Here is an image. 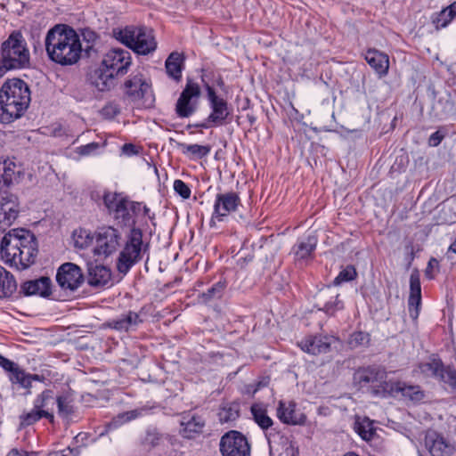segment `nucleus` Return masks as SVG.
Listing matches in <instances>:
<instances>
[{"mask_svg":"<svg viewBox=\"0 0 456 456\" xmlns=\"http://www.w3.org/2000/svg\"><path fill=\"white\" fill-rule=\"evenodd\" d=\"M45 45L49 59L61 66L76 64L83 52L79 35L65 24L55 25L48 30Z\"/></svg>","mask_w":456,"mask_h":456,"instance_id":"obj_1","label":"nucleus"},{"mask_svg":"<svg viewBox=\"0 0 456 456\" xmlns=\"http://www.w3.org/2000/svg\"><path fill=\"white\" fill-rule=\"evenodd\" d=\"M37 252V239L26 229H12L1 240L2 260L19 270L30 266L35 262Z\"/></svg>","mask_w":456,"mask_h":456,"instance_id":"obj_2","label":"nucleus"},{"mask_svg":"<svg viewBox=\"0 0 456 456\" xmlns=\"http://www.w3.org/2000/svg\"><path fill=\"white\" fill-rule=\"evenodd\" d=\"M132 65L129 51L115 47L102 54L99 66L89 77L91 84L104 92L114 87L118 77L125 76Z\"/></svg>","mask_w":456,"mask_h":456,"instance_id":"obj_3","label":"nucleus"},{"mask_svg":"<svg viewBox=\"0 0 456 456\" xmlns=\"http://www.w3.org/2000/svg\"><path fill=\"white\" fill-rule=\"evenodd\" d=\"M30 102V90L21 79H9L0 90V120L11 123L19 118Z\"/></svg>","mask_w":456,"mask_h":456,"instance_id":"obj_4","label":"nucleus"},{"mask_svg":"<svg viewBox=\"0 0 456 456\" xmlns=\"http://www.w3.org/2000/svg\"><path fill=\"white\" fill-rule=\"evenodd\" d=\"M30 53L22 33L12 31L1 45L0 78L8 71L28 67Z\"/></svg>","mask_w":456,"mask_h":456,"instance_id":"obj_5","label":"nucleus"},{"mask_svg":"<svg viewBox=\"0 0 456 456\" xmlns=\"http://www.w3.org/2000/svg\"><path fill=\"white\" fill-rule=\"evenodd\" d=\"M112 34L118 41L138 54H148L157 47L152 30L145 27L126 26L113 29Z\"/></svg>","mask_w":456,"mask_h":456,"instance_id":"obj_6","label":"nucleus"},{"mask_svg":"<svg viewBox=\"0 0 456 456\" xmlns=\"http://www.w3.org/2000/svg\"><path fill=\"white\" fill-rule=\"evenodd\" d=\"M148 248L149 244L143 240L142 232L138 228L131 229L117 262L118 272L124 274L128 273L132 266L142 259Z\"/></svg>","mask_w":456,"mask_h":456,"instance_id":"obj_7","label":"nucleus"},{"mask_svg":"<svg viewBox=\"0 0 456 456\" xmlns=\"http://www.w3.org/2000/svg\"><path fill=\"white\" fill-rule=\"evenodd\" d=\"M240 203V196L234 191L217 193L214 201L210 225L215 226L216 222L224 221L231 214L238 210Z\"/></svg>","mask_w":456,"mask_h":456,"instance_id":"obj_8","label":"nucleus"},{"mask_svg":"<svg viewBox=\"0 0 456 456\" xmlns=\"http://www.w3.org/2000/svg\"><path fill=\"white\" fill-rule=\"evenodd\" d=\"M219 450L222 456H250V444L240 432L231 430L220 439Z\"/></svg>","mask_w":456,"mask_h":456,"instance_id":"obj_9","label":"nucleus"},{"mask_svg":"<svg viewBox=\"0 0 456 456\" xmlns=\"http://www.w3.org/2000/svg\"><path fill=\"white\" fill-rule=\"evenodd\" d=\"M124 93L132 101L143 100L148 105L154 100L151 86L141 73L131 74L126 79Z\"/></svg>","mask_w":456,"mask_h":456,"instance_id":"obj_10","label":"nucleus"},{"mask_svg":"<svg viewBox=\"0 0 456 456\" xmlns=\"http://www.w3.org/2000/svg\"><path fill=\"white\" fill-rule=\"evenodd\" d=\"M200 96V86L191 79H188L175 104L178 117L188 118L192 115L197 110Z\"/></svg>","mask_w":456,"mask_h":456,"instance_id":"obj_11","label":"nucleus"},{"mask_svg":"<svg viewBox=\"0 0 456 456\" xmlns=\"http://www.w3.org/2000/svg\"><path fill=\"white\" fill-rule=\"evenodd\" d=\"M120 239L119 232L111 226L99 229L95 237L94 254L104 256L111 255L118 248Z\"/></svg>","mask_w":456,"mask_h":456,"instance_id":"obj_12","label":"nucleus"},{"mask_svg":"<svg viewBox=\"0 0 456 456\" xmlns=\"http://www.w3.org/2000/svg\"><path fill=\"white\" fill-rule=\"evenodd\" d=\"M56 281L62 289L75 291L84 282V275L78 265L69 262L59 267Z\"/></svg>","mask_w":456,"mask_h":456,"instance_id":"obj_13","label":"nucleus"},{"mask_svg":"<svg viewBox=\"0 0 456 456\" xmlns=\"http://www.w3.org/2000/svg\"><path fill=\"white\" fill-rule=\"evenodd\" d=\"M414 372L425 378H433L447 384L449 372H456L454 370L445 368L442 360L436 355H430L426 361L419 362Z\"/></svg>","mask_w":456,"mask_h":456,"instance_id":"obj_14","label":"nucleus"},{"mask_svg":"<svg viewBox=\"0 0 456 456\" xmlns=\"http://www.w3.org/2000/svg\"><path fill=\"white\" fill-rule=\"evenodd\" d=\"M277 418L284 424L302 426L306 421V416L291 400H280L276 409Z\"/></svg>","mask_w":456,"mask_h":456,"instance_id":"obj_15","label":"nucleus"},{"mask_svg":"<svg viewBox=\"0 0 456 456\" xmlns=\"http://www.w3.org/2000/svg\"><path fill=\"white\" fill-rule=\"evenodd\" d=\"M207 92L211 108V113L207 121L216 126L225 124V120L230 114L226 101L217 96L215 90L209 86H207Z\"/></svg>","mask_w":456,"mask_h":456,"instance_id":"obj_16","label":"nucleus"},{"mask_svg":"<svg viewBox=\"0 0 456 456\" xmlns=\"http://www.w3.org/2000/svg\"><path fill=\"white\" fill-rule=\"evenodd\" d=\"M425 444L432 456H452L455 452L454 445L434 430L428 431Z\"/></svg>","mask_w":456,"mask_h":456,"instance_id":"obj_17","label":"nucleus"},{"mask_svg":"<svg viewBox=\"0 0 456 456\" xmlns=\"http://www.w3.org/2000/svg\"><path fill=\"white\" fill-rule=\"evenodd\" d=\"M19 214V204L12 195L2 197L0 200V231L11 226Z\"/></svg>","mask_w":456,"mask_h":456,"instance_id":"obj_18","label":"nucleus"},{"mask_svg":"<svg viewBox=\"0 0 456 456\" xmlns=\"http://www.w3.org/2000/svg\"><path fill=\"white\" fill-rule=\"evenodd\" d=\"M420 304L421 287L419 273L417 270H414L410 276V296L408 299L409 314L412 320H416L419 317Z\"/></svg>","mask_w":456,"mask_h":456,"instance_id":"obj_19","label":"nucleus"},{"mask_svg":"<svg viewBox=\"0 0 456 456\" xmlns=\"http://www.w3.org/2000/svg\"><path fill=\"white\" fill-rule=\"evenodd\" d=\"M142 211L146 215L149 209L140 202L128 200L113 219L119 224L130 226L135 223L136 216Z\"/></svg>","mask_w":456,"mask_h":456,"instance_id":"obj_20","label":"nucleus"},{"mask_svg":"<svg viewBox=\"0 0 456 456\" xmlns=\"http://www.w3.org/2000/svg\"><path fill=\"white\" fill-rule=\"evenodd\" d=\"M317 306L329 315H333L343 308V303L338 299V294L331 288L320 290L316 296Z\"/></svg>","mask_w":456,"mask_h":456,"instance_id":"obj_21","label":"nucleus"},{"mask_svg":"<svg viewBox=\"0 0 456 456\" xmlns=\"http://www.w3.org/2000/svg\"><path fill=\"white\" fill-rule=\"evenodd\" d=\"M180 426L181 435L185 438L191 439L202 432L205 420L195 413L187 412L182 416Z\"/></svg>","mask_w":456,"mask_h":456,"instance_id":"obj_22","label":"nucleus"},{"mask_svg":"<svg viewBox=\"0 0 456 456\" xmlns=\"http://www.w3.org/2000/svg\"><path fill=\"white\" fill-rule=\"evenodd\" d=\"M298 346L311 354L327 353L330 347V338L325 336H309L298 342Z\"/></svg>","mask_w":456,"mask_h":456,"instance_id":"obj_23","label":"nucleus"},{"mask_svg":"<svg viewBox=\"0 0 456 456\" xmlns=\"http://www.w3.org/2000/svg\"><path fill=\"white\" fill-rule=\"evenodd\" d=\"M364 59L379 77H384L388 73L389 58L385 53L376 49H369L364 54Z\"/></svg>","mask_w":456,"mask_h":456,"instance_id":"obj_24","label":"nucleus"},{"mask_svg":"<svg viewBox=\"0 0 456 456\" xmlns=\"http://www.w3.org/2000/svg\"><path fill=\"white\" fill-rule=\"evenodd\" d=\"M386 379V371L383 369L377 367H369L366 369H362L355 373V379H357L360 383L373 385H381L385 383L386 387H384V389H387V387Z\"/></svg>","mask_w":456,"mask_h":456,"instance_id":"obj_25","label":"nucleus"},{"mask_svg":"<svg viewBox=\"0 0 456 456\" xmlns=\"http://www.w3.org/2000/svg\"><path fill=\"white\" fill-rule=\"evenodd\" d=\"M21 291L26 296L47 297L51 294V280L48 277H41L37 280L26 281L21 286Z\"/></svg>","mask_w":456,"mask_h":456,"instance_id":"obj_26","label":"nucleus"},{"mask_svg":"<svg viewBox=\"0 0 456 456\" xmlns=\"http://www.w3.org/2000/svg\"><path fill=\"white\" fill-rule=\"evenodd\" d=\"M141 322L139 314L129 311L111 320L109 325L118 331H130L135 330Z\"/></svg>","mask_w":456,"mask_h":456,"instance_id":"obj_27","label":"nucleus"},{"mask_svg":"<svg viewBox=\"0 0 456 456\" xmlns=\"http://www.w3.org/2000/svg\"><path fill=\"white\" fill-rule=\"evenodd\" d=\"M110 271L101 265H90L88 267V284L92 287L101 288L110 281Z\"/></svg>","mask_w":456,"mask_h":456,"instance_id":"obj_28","label":"nucleus"},{"mask_svg":"<svg viewBox=\"0 0 456 456\" xmlns=\"http://www.w3.org/2000/svg\"><path fill=\"white\" fill-rule=\"evenodd\" d=\"M391 392L401 393L402 395L409 400L418 403L425 398V392L418 385H407L404 382L397 381L391 384Z\"/></svg>","mask_w":456,"mask_h":456,"instance_id":"obj_29","label":"nucleus"},{"mask_svg":"<svg viewBox=\"0 0 456 456\" xmlns=\"http://www.w3.org/2000/svg\"><path fill=\"white\" fill-rule=\"evenodd\" d=\"M317 244V239L314 236H307L299 240L292 248V253L296 260L308 259Z\"/></svg>","mask_w":456,"mask_h":456,"instance_id":"obj_30","label":"nucleus"},{"mask_svg":"<svg viewBox=\"0 0 456 456\" xmlns=\"http://www.w3.org/2000/svg\"><path fill=\"white\" fill-rule=\"evenodd\" d=\"M127 200L128 199L122 193L106 191L103 194V204L112 218L119 212V209L123 208Z\"/></svg>","mask_w":456,"mask_h":456,"instance_id":"obj_31","label":"nucleus"},{"mask_svg":"<svg viewBox=\"0 0 456 456\" xmlns=\"http://www.w3.org/2000/svg\"><path fill=\"white\" fill-rule=\"evenodd\" d=\"M176 438L159 433L157 429H148L143 443L151 447L175 445Z\"/></svg>","mask_w":456,"mask_h":456,"instance_id":"obj_32","label":"nucleus"},{"mask_svg":"<svg viewBox=\"0 0 456 456\" xmlns=\"http://www.w3.org/2000/svg\"><path fill=\"white\" fill-rule=\"evenodd\" d=\"M176 147L182 154L191 159L205 158L211 151V147L209 145L187 144L184 142H177Z\"/></svg>","mask_w":456,"mask_h":456,"instance_id":"obj_33","label":"nucleus"},{"mask_svg":"<svg viewBox=\"0 0 456 456\" xmlns=\"http://www.w3.org/2000/svg\"><path fill=\"white\" fill-rule=\"evenodd\" d=\"M17 289L13 275L0 265V298L11 297Z\"/></svg>","mask_w":456,"mask_h":456,"instance_id":"obj_34","label":"nucleus"},{"mask_svg":"<svg viewBox=\"0 0 456 456\" xmlns=\"http://www.w3.org/2000/svg\"><path fill=\"white\" fill-rule=\"evenodd\" d=\"M15 164L0 158V191L8 187L15 177Z\"/></svg>","mask_w":456,"mask_h":456,"instance_id":"obj_35","label":"nucleus"},{"mask_svg":"<svg viewBox=\"0 0 456 456\" xmlns=\"http://www.w3.org/2000/svg\"><path fill=\"white\" fill-rule=\"evenodd\" d=\"M71 239L76 248L84 249L90 247L95 238L90 230L80 227L73 231Z\"/></svg>","mask_w":456,"mask_h":456,"instance_id":"obj_36","label":"nucleus"},{"mask_svg":"<svg viewBox=\"0 0 456 456\" xmlns=\"http://www.w3.org/2000/svg\"><path fill=\"white\" fill-rule=\"evenodd\" d=\"M182 55L176 52L172 53L165 63L167 75L176 81L180 80L182 77Z\"/></svg>","mask_w":456,"mask_h":456,"instance_id":"obj_37","label":"nucleus"},{"mask_svg":"<svg viewBox=\"0 0 456 456\" xmlns=\"http://www.w3.org/2000/svg\"><path fill=\"white\" fill-rule=\"evenodd\" d=\"M354 430L361 436V438L365 441L371 440L376 434L373 421L366 417H358L355 419Z\"/></svg>","mask_w":456,"mask_h":456,"instance_id":"obj_38","label":"nucleus"},{"mask_svg":"<svg viewBox=\"0 0 456 456\" xmlns=\"http://www.w3.org/2000/svg\"><path fill=\"white\" fill-rule=\"evenodd\" d=\"M55 401L53 392L50 389L44 390L34 400L33 405L40 411H46L50 414H53Z\"/></svg>","mask_w":456,"mask_h":456,"instance_id":"obj_39","label":"nucleus"},{"mask_svg":"<svg viewBox=\"0 0 456 456\" xmlns=\"http://www.w3.org/2000/svg\"><path fill=\"white\" fill-rule=\"evenodd\" d=\"M251 413L261 428L267 429L273 425V419L267 415V411L263 404L254 403L251 406Z\"/></svg>","mask_w":456,"mask_h":456,"instance_id":"obj_40","label":"nucleus"},{"mask_svg":"<svg viewBox=\"0 0 456 456\" xmlns=\"http://www.w3.org/2000/svg\"><path fill=\"white\" fill-rule=\"evenodd\" d=\"M456 17V1L443 9L433 20L436 28H445Z\"/></svg>","mask_w":456,"mask_h":456,"instance_id":"obj_41","label":"nucleus"},{"mask_svg":"<svg viewBox=\"0 0 456 456\" xmlns=\"http://www.w3.org/2000/svg\"><path fill=\"white\" fill-rule=\"evenodd\" d=\"M42 418H45L49 419V421L51 422L53 421V414H50L46 411L37 410L33 405V409L30 411L24 413L23 415L20 416L21 425L30 426L38 421Z\"/></svg>","mask_w":456,"mask_h":456,"instance_id":"obj_42","label":"nucleus"},{"mask_svg":"<svg viewBox=\"0 0 456 456\" xmlns=\"http://www.w3.org/2000/svg\"><path fill=\"white\" fill-rule=\"evenodd\" d=\"M9 379L12 384H18L22 388H30L29 373L26 372L20 366L15 368L12 374H9Z\"/></svg>","mask_w":456,"mask_h":456,"instance_id":"obj_43","label":"nucleus"},{"mask_svg":"<svg viewBox=\"0 0 456 456\" xmlns=\"http://www.w3.org/2000/svg\"><path fill=\"white\" fill-rule=\"evenodd\" d=\"M142 410H132L129 411H126L123 413L118 414L109 423L108 428H116L119 427L120 425H123L130 420H133L142 414Z\"/></svg>","mask_w":456,"mask_h":456,"instance_id":"obj_44","label":"nucleus"},{"mask_svg":"<svg viewBox=\"0 0 456 456\" xmlns=\"http://www.w3.org/2000/svg\"><path fill=\"white\" fill-rule=\"evenodd\" d=\"M225 281H219L215 283L210 289H208L207 292L203 293L202 297L205 301L210 300L213 298H220L223 295L224 289L226 288Z\"/></svg>","mask_w":456,"mask_h":456,"instance_id":"obj_45","label":"nucleus"},{"mask_svg":"<svg viewBox=\"0 0 456 456\" xmlns=\"http://www.w3.org/2000/svg\"><path fill=\"white\" fill-rule=\"evenodd\" d=\"M59 414L62 417H68L72 412L71 400L67 395H61L56 398Z\"/></svg>","mask_w":456,"mask_h":456,"instance_id":"obj_46","label":"nucleus"},{"mask_svg":"<svg viewBox=\"0 0 456 456\" xmlns=\"http://www.w3.org/2000/svg\"><path fill=\"white\" fill-rule=\"evenodd\" d=\"M369 341L370 338L368 333L357 331L350 336L348 344L351 347L354 348L360 346H365L369 343Z\"/></svg>","mask_w":456,"mask_h":456,"instance_id":"obj_47","label":"nucleus"},{"mask_svg":"<svg viewBox=\"0 0 456 456\" xmlns=\"http://www.w3.org/2000/svg\"><path fill=\"white\" fill-rule=\"evenodd\" d=\"M355 269L353 266H347L338 273V275L335 278L333 283L335 285H339L342 282L353 281L355 278Z\"/></svg>","mask_w":456,"mask_h":456,"instance_id":"obj_48","label":"nucleus"},{"mask_svg":"<svg viewBox=\"0 0 456 456\" xmlns=\"http://www.w3.org/2000/svg\"><path fill=\"white\" fill-rule=\"evenodd\" d=\"M120 112V108L115 102H108L102 110L101 115L104 118H113Z\"/></svg>","mask_w":456,"mask_h":456,"instance_id":"obj_49","label":"nucleus"},{"mask_svg":"<svg viewBox=\"0 0 456 456\" xmlns=\"http://www.w3.org/2000/svg\"><path fill=\"white\" fill-rule=\"evenodd\" d=\"M174 190L183 199H189L191 196V189L182 180L177 179L174 182Z\"/></svg>","mask_w":456,"mask_h":456,"instance_id":"obj_50","label":"nucleus"},{"mask_svg":"<svg viewBox=\"0 0 456 456\" xmlns=\"http://www.w3.org/2000/svg\"><path fill=\"white\" fill-rule=\"evenodd\" d=\"M239 417V411L232 408H223L219 412V418L222 422L233 421Z\"/></svg>","mask_w":456,"mask_h":456,"instance_id":"obj_51","label":"nucleus"},{"mask_svg":"<svg viewBox=\"0 0 456 456\" xmlns=\"http://www.w3.org/2000/svg\"><path fill=\"white\" fill-rule=\"evenodd\" d=\"M0 366L9 374H12L19 365L0 354Z\"/></svg>","mask_w":456,"mask_h":456,"instance_id":"obj_52","label":"nucleus"},{"mask_svg":"<svg viewBox=\"0 0 456 456\" xmlns=\"http://www.w3.org/2000/svg\"><path fill=\"white\" fill-rule=\"evenodd\" d=\"M98 148V143L91 142L86 145H82L77 149V152L81 156H88L93 153Z\"/></svg>","mask_w":456,"mask_h":456,"instance_id":"obj_53","label":"nucleus"},{"mask_svg":"<svg viewBox=\"0 0 456 456\" xmlns=\"http://www.w3.org/2000/svg\"><path fill=\"white\" fill-rule=\"evenodd\" d=\"M80 453V450L78 447L77 448H68L65 451L61 452H53L49 453L47 456H78Z\"/></svg>","mask_w":456,"mask_h":456,"instance_id":"obj_54","label":"nucleus"},{"mask_svg":"<svg viewBox=\"0 0 456 456\" xmlns=\"http://www.w3.org/2000/svg\"><path fill=\"white\" fill-rule=\"evenodd\" d=\"M443 138L444 135L439 131H436L429 136L428 144L436 147L442 142Z\"/></svg>","mask_w":456,"mask_h":456,"instance_id":"obj_55","label":"nucleus"},{"mask_svg":"<svg viewBox=\"0 0 456 456\" xmlns=\"http://www.w3.org/2000/svg\"><path fill=\"white\" fill-rule=\"evenodd\" d=\"M438 266V261L436 259V258H431L429 261H428V266H427V269L425 271V274L426 276L428 278V279H433L434 278V275L432 274V271L435 267H437Z\"/></svg>","mask_w":456,"mask_h":456,"instance_id":"obj_56","label":"nucleus"},{"mask_svg":"<svg viewBox=\"0 0 456 456\" xmlns=\"http://www.w3.org/2000/svg\"><path fill=\"white\" fill-rule=\"evenodd\" d=\"M122 151L128 156H132L137 153L135 147L131 143L124 144L122 147Z\"/></svg>","mask_w":456,"mask_h":456,"instance_id":"obj_57","label":"nucleus"},{"mask_svg":"<svg viewBox=\"0 0 456 456\" xmlns=\"http://www.w3.org/2000/svg\"><path fill=\"white\" fill-rule=\"evenodd\" d=\"M43 380H44V377L43 376H40L38 374H30L29 373V383H30V386L32 385L33 381H43Z\"/></svg>","mask_w":456,"mask_h":456,"instance_id":"obj_58","label":"nucleus"},{"mask_svg":"<svg viewBox=\"0 0 456 456\" xmlns=\"http://www.w3.org/2000/svg\"><path fill=\"white\" fill-rule=\"evenodd\" d=\"M6 456H26V453L13 449Z\"/></svg>","mask_w":456,"mask_h":456,"instance_id":"obj_59","label":"nucleus"},{"mask_svg":"<svg viewBox=\"0 0 456 456\" xmlns=\"http://www.w3.org/2000/svg\"><path fill=\"white\" fill-rule=\"evenodd\" d=\"M199 126H200V127H204V128H208V127H210L211 126H210V125H208V124H205V123H204V124H200V125H199Z\"/></svg>","mask_w":456,"mask_h":456,"instance_id":"obj_60","label":"nucleus"},{"mask_svg":"<svg viewBox=\"0 0 456 456\" xmlns=\"http://www.w3.org/2000/svg\"><path fill=\"white\" fill-rule=\"evenodd\" d=\"M344 456H359V455L356 454L355 452H347Z\"/></svg>","mask_w":456,"mask_h":456,"instance_id":"obj_61","label":"nucleus"}]
</instances>
